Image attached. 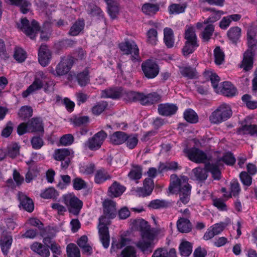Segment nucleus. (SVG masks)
Returning a JSON list of instances; mask_svg holds the SVG:
<instances>
[{
    "label": "nucleus",
    "instance_id": "1",
    "mask_svg": "<svg viewBox=\"0 0 257 257\" xmlns=\"http://www.w3.org/2000/svg\"><path fill=\"white\" fill-rule=\"evenodd\" d=\"M134 227L141 232V239L136 243V245L142 251L149 250L152 247L153 241L157 235L155 228H151L148 222L143 219L133 220Z\"/></svg>",
    "mask_w": 257,
    "mask_h": 257
},
{
    "label": "nucleus",
    "instance_id": "2",
    "mask_svg": "<svg viewBox=\"0 0 257 257\" xmlns=\"http://www.w3.org/2000/svg\"><path fill=\"white\" fill-rule=\"evenodd\" d=\"M170 181L169 192L174 193L178 191L180 201L184 204L187 203L190 200L191 189V186L188 183V178L183 176L178 178L176 174H172Z\"/></svg>",
    "mask_w": 257,
    "mask_h": 257
},
{
    "label": "nucleus",
    "instance_id": "3",
    "mask_svg": "<svg viewBox=\"0 0 257 257\" xmlns=\"http://www.w3.org/2000/svg\"><path fill=\"white\" fill-rule=\"evenodd\" d=\"M247 40L248 48L244 53L243 58L240 66V67L245 71H247L252 68L253 48L257 46V26L252 25L248 28Z\"/></svg>",
    "mask_w": 257,
    "mask_h": 257
},
{
    "label": "nucleus",
    "instance_id": "4",
    "mask_svg": "<svg viewBox=\"0 0 257 257\" xmlns=\"http://www.w3.org/2000/svg\"><path fill=\"white\" fill-rule=\"evenodd\" d=\"M232 114L230 106L226 103H222L211 113L209 120L212 124H219L229 119Z\"/></svg>",
    "mask_w": 257,
    "mask_h": 257
},
{
    "label": "nucleus",
    "instance_id": "5",
    "mask_svg": "<svg viewBox=\"0 0 257 257\" xmlns=\"http://www.w3.org/2000/svg\"><path fill=\"white\" fill-rule=\"evenodd\" d=\"M47 75L42 71H39L34 75V80L28 88L23 92V97H27L30 94L40 90L44 87L45 84L48 85L49 82L46 81Z\"/></svg>",
    "mask_w": 257,
    "mask_h": 257
},
{
    "label": "nucleus",
    "instance_id": "6",
    "mask_svg": "<svg viewBox=\"0 0 257 257\" xmlns=\"http://www.w3.org/2000/svg\"><path fill=\"white\" fill-rule=\"evenodd\" d=\"M17 27L31 39H34L36 34L40 30L38 22L33 20L30 23L26 18H22L20 23H17Z\"/></svg>",
    "mask_w": 257,
    "mask_h": 257
},
{
    "label": "nucleus",
    "instance_id": "7",
    "mask_svg": "<svg viewBox=\"0 0 257 257\" xmlns=\"http://www.w3.org/2000/svg\"><path fill=\"white\" fill-rule=\"evenodd\" d=\"M109 219L110 218L104 214L99 218V224L98 227L99 238L105 248H107L109 246L110 236L107 227L110 222Z\"/></svg>",
    "mask_w": 257,
    "mask_h": 257
},
{
    "label": "nucleus",
    "instance_id": "8",
    "mask_svg": "<svg viewBox=\"0 0 257 257\" xmlns=\"http://www.w3.org/2000/svg\"><path fill=\"white\" fill-rule=\"evenodd\" d=\"M119 48L123 54L131 55V59L133 61L139 60V49L137 45L133 40H125L119 44Z\"/></svg>",
    "mask_w": 257,
    "mask_h": 257
},
{
    "label": "nucleus",
    "instance_id": "9",
    "mask_svg": "<svg viewBox=\"0 0 257 257\" xmlns=\"http://www.w3.org/2000/svg\"><path fill=\"white\" fill-rule=\"evenodd\" d=\"M63 202L67 206L69 211L78 215L83 206V202L74 194H67L63 196Z\"/></svg>",
    "mask_w": 257,
    "mask_h": 257
},
{
    "label": "nucleus",
    "instance_id": "10",
    "mask_svg": "<svg viewBox=\"0 0 257 257\" xmlns=\"http://www.w3.org/2000/svg\"><path fill=\"white\" fill-rule=\"evenodd\" d=\"M184 152L191 161L197 163H206L210 159L205 153L196 148L186 149Z\"/></svg>",
    "mask_w": 257,
    "mask_h": 257
},
{
    "label": "nucleus",
    "instance_id": "11",
    "mask_svg": "<svg viewBox=\"0 0 257 257\" xmlns=\"http://www.w3.org/2000/svg\"><path fill=\"white\" fill-rule=\"evenodd\" d=\"M107 136L104 131H101L89 138L84 143V146L91 151L97 150L101 147Z\"/></svg>",
    "mask_w": 257,
    "mask_h": 257
},
{
    "label": "nucleus",
    "instance_id": "12",
    "mask_svg": "<svg viewBox=\"0 0 257 257\" xmlns=\"http://www.w3.org/2000/svg\"><path fill=\"white\" fill-rule=\"evenodd\" d=\"M73 63L74 61L72 58H62L57 65L55 70L52 69L50 72L57 76H63L70 71Z\"/></svg>",
    "mask_w": 257,
    "mask_h": 257
},
{
    "label": "nucleus",
    "instance_id": "13",
    "mask_svg": "<svg viewBox=\"0 0 257 257\" xmlns=\"http://www.w3.org/2000/svg\"><path fill=\"white\" fill-rule=\"evenodd\" d=\"M70 154L71 151L68 149H58L55 150L53 156L55 160L61 162L62 169H66L70 163Z\"/></svg>",
    "mask_w": 257,
    "mask_h": 257
},
{
    "label": "nucleus",
    "instance_id": "14",
    "mask_svg": "<svg viewBox=\"0 0 257 257\" xmlns=\"http://www.w3.org/2000/svg\"><path fill=\"white\" fill-rule=\"evenodd\" d=\"M142 69L145 76L149 79L156 77L159 72V67L154 61L147 60L142 64Z\"/></svg>",
    "mask_w": 257,
    "mask_h": 257
},
{
    "label": "nucleus",
    "instance_id": "15",
    "mask_svg": "<svg viewBox=\"0 0 257 257\" xmlns=\"http://www.w3.org/2000/svg\"><path fill=\"white\" fill-rule=\"evenodd\" d=\"M154 188V180L152 178H147L143 182V187L138 188L136 192L139 197H146L151 194Z\"/></svg>",
    "mask_w": 257,
    "mask_h": 257
},
{
    "label": "nucleus",
    "instance_id": "16",
    "mask_svg": "<svg viewBox=\"0 0 257 257\" xmlns=\"http://www.w3.org/2000/svg\"><path fill=\"white\" fill-rule=\"evenodd\" d=\"M51 59V52L48 46L42 45L39 50L38 59L40 64L43 67L47 66Z\"/></svg>",
    "mask_w": 257,
    "mask_h": 257
},
{
    "label": "nucleus",
    "instance_id": "17",
    "mask_svg": "<svg viewBox=\"0 0 257 257\" xmlns=\"http://www.w3.org/2000/svg\"><path fill=\"white\" fill-rule=\"evenodd\" d=\"M123 91L121 87L109 88L101 91V97L118 99L122 96Z\"/></svg>",
    "mask_w": 257,
    "mask_h": 257
},
{
    "label": "nucleus",
    "instance_id": "18",
    "mask_svg": "<svg viewBox=\"0 0 257 257\" xmlns=\"http://www.w3.org/2000/svg\"><path fill=\"white\" fill-rule=\"evenodd\" d=\"M141 104L143 105H150L159 102L161 96L158 93L154 92L145 94L142 93Z\"/></svg>",
    "mask_w": 257,
    "mask_h": 257
},
{
    "label": "nucleus",
    "instance_id": "19",
    "mask_svg": "<svg viewBox=\"0 0 257 257\" xmlns=\"http://www.w3.org/2000/svg\"><path fill=\"white\" fill-rule=\"evenodd\" d=\"M178 110V107L174 104L162 103L158 105L159 113L163 116H170L174 114Z\"/></svg>",
    "mask_w": 257,
    "mask_h": 257
},
{
    "label": "nucleus",
    "instance_id": "20",
    "mask_svg": "<svg viewBox=\"0 0 257 257\" xmlns=\"http://www.w3.org/2000/svg\"><path fill=\"white\" fill-rule=\"evenodd\" d=\"M18 196L20 203V207H22L24 210L29 212H32L34 209V205L32 200L22 192H19Z\"/></svg>",
    "mask_w": 257,
    "mask_h": 257
},
{
    "label": "nucleus",
    "instance_id": "21",
    "mask_svg": "<svg viewBox=\"0 0 257 257\" xmlns=\"http://www.w3.org/2000/svg\"><path fill=\"white\" fill-rule=\"evenodd\" d=\"M115 203L110 200H105L103 203L104 214L109 218H114L116 214Z\"/></svg>",
    "mask_w": 257,
    "mask_h": 257
},
{
    "label": "nucleus",
    "instance_id": "22",
    "mask_svg": "<svg viewBox=\"0 0 257 257\" xmlns=\"http://www.w3.org/2000/svg\"><path fill=\"white\" fill-rule=\"evenodd\" d=\"M28 132L43 133L44 127L41 119L39 118H33L28 121Z\"/></svg>",
    "mask_w": 257,
    "mask_h": 257
},
{
    "label": "nucleus",
    "instance_id": "23",
    "mask_svg": "<svg viewBox=\"0 0 257 257\" xmlns=\"http://www.w3.org/2000/svg\"><path fill=\"white\" fill-rule=\"evenodd\" d=\"M31 249L42 257H49L50 252L48 246H45L41 243L35 242L31 246Z\"/></svg>",
    "mask_w": 257,
    "mask_h": 257
},
{
    "label": "nucleus",
    "instance_id": "24",
    "mask_svg": "<svg viewBox=\"0 0 257 257\" xmlns=\"http://www.w3.org/2000/svg\"><path fill=\"white\" fill-rule=\"evenodd\" d=\"M127 138V134L125 132L117 131L110 136V141L114 145H119L125 143Z\"/></svg>",
    "mask_w": 257,
    "mask_h": 257
},
{
    "label": "nucleus",
    "instance_id": "25",
    "mask_svg": "<svg viewBox=\"0 0 257 257\" xmlns=\"http://www.w3.org/2000/svg\"><path fill=\"white\" fill-rule=\"evenodd\" d=\"M219 92L224 96L232 97L235 95L236 89L230 82L225 81L222 83L221 87H220Z\"/></svg>",
    "mask_w": 257,
    "mask_h": 257
},
{
    "label": "nucleus",
    "instance_id": "26",
    "mask_svg": "<svg viewBox=\"0 0 257 257\" xmlns=\"http://www.w3.org/2000/svg\"><path fill=\"white\" fill-rule=\"evenodd\" d=\"M176 225L178 230L181 233H188L192 229V224L187 218H180Z\"/></svg>",
    "mask_w": 257,
    "mask_h": 257
},
{
    "label": "nucleus",
    "instance_id": "27",
    "mask_svg": "<svg viewBox=\"0 0 257 257\" xmlns=\"http://www.w3.org/2000/svg\"><path fill=\"white\" fill-rule=\"evenodd\" d=\"M89 74L88 70L85 69L83 71L78 73L75 75L76 79L81 87H84L89 83L90 77Z\"/></svg>",
    "mask_w": 257,
    "mask_h": 257
},
{
    "label": "nucleus",
    "instance_id": "28",
    "mask_svg": "<svg viewBox=\"0 0 257 257\" xmlns=\"http://www.w3.org/2000/svg\"><path fill=\"white\" fill-rule=\"evenodd\" d=\"M111 178L107 171L103 168L96 171L94 176V182L96 184H102Z\"/></svg>",
    "mask_w": 257,
    "mask_h": 257
},
{
    "label": "nucleus",
    "instance_id": "29",
    "mask_svg": "<svg viewBox=\"0 0 257 257\" xmlns=\"http://www.w3.org/2000/svg\"><path fill=\"white\" fill-rule=\"evenodd\" d=\"M107 5V12L111 19L117 17L119 13L118 4L114 0H104Z\"/></svg>",
    "mask_w": 257,
    "mask_h": 257
},
{
    "label": "nucleus",
    "instance_id": "30",
    "mask_svg": "<svg viewBox=\"0 0 257 257\" xmlns=\"http://www.w3.org/2000/svg\"><path fill=\"white\" fill-rule=\"evenodd\" d=\"M241 29L238 27L230 28L227 31V37L233 44H236L241 36Z\"/></svg>",
    "mask_w": 257,
    "mask_h": 257
},
{
    "label": "nucleus",
    "instance_id": "31",
    "mask_svg": "<svg viewBox=\"0 0 257 257\" xmlns=\"http://www.w3.org/2000/svg\"><path fill=\"white\" fill-rule=\"evenodd\" d=\"M164 42L168 48L173 47L174 38L173 31L171 28H165L164 29Z\"/></svg>",
    "mask_w": 257,
    "mask_h": 257
},
{
    "label": "nucleus",
    "instance_id": "32",
    "mask_svg": "<svg viewBox=\"0 0 257 257\" xmlns=\"http://www.w3.org/2000/svg\"><path fill=\"white\" fill-rule=\"evenodd\" d=\"M13 242V238L11 235H6L0 240V245L2 251L4 255H7Z\"/></svg>",
    "mask_w": 257,
    "mask_h": 257
},
{
    "label": "nucleus",
    "instance_id": "33",
    "mask_svg": "<svg viewBox=\"0 0 257 257\" xmlns=\"http://www.w3.org/2000/svg\"><path fill=\"white\" fill-rule=\"evenodd\" d=\"M40 234L43 237V243L47 246H48V244L53 242L52 239L55 237V233L51 228L49 227L45 229L43 228V230H41L40 231Z\"/></svg>",
    "mask_w": 257,
    "mask_h": 257
},
{
    "label": "nucleus",
    "instance_id": "34",
    "mask_svg": "<svg viewBox=\"0 0 257 257\" xmlns=\"http://www.w3.org/2000/svg\"><path fill=\"white\" fill-rule=\"evenodd\" d=\"M204 11H210L212 13V14L209 16V17L204 21V23L205 24H210L209 23H213L218 21L221 18V15L223 14L222 11H216L213 8H204Z\"/></svg>",
    "mask_w": 257,
    "mask_h": 257
},
{
    "label": "nucleus",
    "instance_id": "35",
    "mask_svg": "<svg viewBox=\"0 0 257 257\" xmlns=\"http://www.w3.org/2000/svg\"><path fill=\"white\" fill-rule=\"evenodd\" d=\"M207 172H209L214 180H219L221 178V172L217 164L208 163L205 164Z\"/></svg>",
    "mask_w": 257,
    "mask_h": 257
},
{
    "label": "nucleus",
    "instance_id": "36",
    "mask_svg": "<svg viewBox=\"0 0 257 257\" xmlns=\"http://www.w3.org/2000/svg\"><path fill=\"white\" fill-rule=\"evenodd\" d=\"M204 76L209 78L215 91L217 93L219 92L220 87L218 86L220 81L219 77L216 73L210 71L204 72Z\"/></svg>",
    "mask_w": 257,
    "mask_h": 257
},
{
    "label": "nucleus",
    "instance_id": "37",
    "mask_svg": "<svg viewBox=\"0 0 257 257\" xmlns=\"http://www.w3.org/2000/svg\"><path fill=\"white\" fill-rule=\"evenodd\" d=\"M84 26V21L83 20H78L71 26L68 33L69 35L72 36H77L83 30Z\"/></svg>",
    "mask_w": 257,
    "mask_h": 257
},
{
    "label": "nucleus",
    "instance_id": "38",
    "mask_svg": "<svg viewBox=\"0 0 257 257\" xmlns=\"http://www.w3.org/2000/svg\"><path fill=\"white\" fill-rule=\"evenodd\" d=\"M238 132L243 135H250L257 137V125L255 124H243L239 127Z\"/></svg>",
    "mask_w": 257,
    "mask_h": 257
},
{
    "label": "nucleus",
    "instance_id": "39",
    "mask_svg": "<svg viewBox=\"0 0 257 257\" xmlns=\"http://www.w3.org/2000/svg\"><path fill=\"white\" fill-rule=\"evenodd\" d=\"M128 241L129 240L128 238L123 237H121L120 240L118 241H117L115 238H113L110 248V253L112 254L113 253L116 252L118 249L125 246L128 243Z\"/></svg>",
    "mask_w": 257,
    "mask_h": 257
},
{
    "label": "nucleus",
    "instance_id": "40",
    "mask_svg": "<svg viewBox=\"0 0 257 257\" xmlns=\"http://www.w3.org/2000/svg\"><path fill=\"white\" fill-rule=\"evenodd\" d=\"M125 188L116 182H114L109 188L110 195L114 197L119 196L122 194Z\"/></svg>",
    "mask_w": 257,
    "mask_h": 257
},
{
    "label": "nucleus",
    "instance_id": "41",
    "mask_svg": "<svg viewBox=\"0 0 257 257\" xmlns=\"http://www.w3.org/2000/svg\"><path fill=\"white\" fill-rule=\"evenodd\" d=\"M87 13L91 16H97L99 19H103L104 15L102 10L93 4H89L87 8Z\"/></svg>",
    "mask_w": 257,
    "mask_h": 257
},
{
    "label": "nucleus",
    "instance_id": "42",
    "mask_svg": "<svg viewBox=\"0 0 257 257\" xmlns=\"http://www.w3.org/2000/svg\"><path fill=\"white\" fill-rule=\"evenodd\" d=\"M142 93L129 91L123 93V96L124 99L129 102H137L139 101L141 103Z\"/></svg>",
    "mask_w": 257,
    "mask_h": 257
},
{
    "label": "nucleus",
    "instance_id": "43",
    "mask_svg": "<svg viewBox=\"0 0 257 257\" xmlns=\"http://www.w3.org/2000/svg\"><path fill=\"white\" fill-rule=\"evenodd\" d=\"M230 193L229 194H224L225 197L230 198L231 197V195H233L234 197L238 196L241 189L239 184L236 180H232L230 182Z\"/></svg>",
    "mask_w": 257,
    "mask_h": 257
},
{
    "label": "nucleus",
    "instance_id": "44",
    "mask_svg": "<svg viewBox=\"0 0 257 257\" xmlns=\"http://www.w3.org/2000/svg\"><path fill=\"white\" fill-rule=\"evenodd\" d=\"M170 203L165 200L155 199L151 201L148 206L152 209H158L168 207Z\"/></svg>",
    "mask_w": 257,
    "mask_h": 257
},
{
    "label": "nucleus",
    "instance_id": "45",
    "mask_svg": "<svg viewBox=\"0 0 257 257\" xmlns=\"http://www.w3.org/2000/svg\"><path fill=\"white\" fill-rule=\"evenodd\" d=\"M179 251L181 255L188 256L192 251V246L190 242L187 241L182 242L179 246Z\"/></svg>",
    "mask_w": 257,
    "mask_h": 257
},
{
    "label": "nucleus",
    "instance_id": "46",
    "mask_svg": "<svg viewBox=\"0 0 257 257\" xmlns=\"http://www.w3.org/2000/svg\"><path fill=\"white\" fill-rule=\"evenodd\" d=\"M11 5L20 7L22 13L26 14L29 11L28 7L31 4L26 0H9Z\"/></svg>",
    "mask_w": 257,
    "mask_h": 257
},
{
    "label": "nucleus",
    "instance_id": "47",
    "mask_svg": "<svg viewBox=\"0 0 257 257\" xmlns=\"http://www.w3.org/2000/svg\"><path fill=\"white\" fill-rule=\"evenodd\" d=\"M147 42L149 44L154 46L158 42V32L155 29H150L146 33Z\"/></svg>",
    "mask_w": 257,
    "mask_h": 257
},
{
    "label": "nucleus",
    "instance_id": "48",
    "mask_svg": "<svg viewBox=\"0 0 257 257\" xmlns=\"http://www.w3.org/2000/svg\"><path fill=\"white\" fill-rule=\"evenodd\" d=\"M214 31V26L212 24L206 25L201 32V38L204 42H208L212 36Z\"/></svg>",
    "mask_w": 257,
    "mask_h": 257
},
{
    "label": "nucleus",
    "instance_id": "49",
    "mask_svg": "<svg viewBox=\"0 0 257 257\" xmlns=\"http://www.w3.org/2000/svg\"><path fill=\"white\" fill-rule=\"evenodd\" d=\"M192 172L197 180L204 181L208 177L207 171L205 167V168H196L193 169Z\"/></svg>",
    "mask_w": 257,
    "mask_h": 257
},
{
    "label": "nucleus",
    "instance_id": "50",
    "mask_svg": "<svg viewBox=\"0 0 257 257\" xmlns=\"http://www.w3.org/2000/svg\"><path fill=\"white\" fill-rule=\"evenodd\" d=\"M108 106L106 101H101L97 102L92 108V112L96 115L100 114Z\"/></svg>",
    "mask_w": 257,
    "mask_h": 257
},
{
    "label": "nucleus",
    "instance_id": "51",
    "mask_svg": "<svg viewBox=\"0 0 257 257\" xmlns=\"http://www.w3.org/2000/svg\"><path fill=\"white\" fill-rule=\"evenodd\" d=\"M142 10L146 15H152L159 10V7L157 5L147 3L142 6Z\"/></svg>",
    "mask_w": 257,
    "mask_h": 257
},
{
    "label": "nucleus",
    "instance_id": "52",
    "mask_svg": "<svg viewBox=\"0 0 257 257\" xmlns=\"http://www.w3.org/2000/svg\"><path fill=\"white\" fill-rule=\"evenodd\" d=\"M185 119L192 123H196L198 117L197 113L192 109H188L184 112Z\"/></svg>",
    "mask_w": 257,
    "mask_h": 257
},
{
    "label": "nucleus",
    "instance_id": "53",
    "mask_svg": "<svg viewBox=\"0 0 257 257\" xmlns=\"http://www.w3.org/2000/svg\"><path fill=\"white\" fill-rule=\"evenodd\" d=\"M66 252L68 257H80L79 249L74 243H69L67 245Z\"/></svg>",
    "mask_w": 257,
    "mask_h": 257
},
{
    "label": "nucleus",
    "instance_id": "54",
    "mask_svg": "<svg viewBox=\"0 0 257 257\" xmlns=\"http://www.w3.org/2000/svg\"><path fill=\"white\" fill-rule=\"evenodd\" d=\"M198 47L197 43L185 42V45L182 49V53L184 56H188L189 54L192 53Z\"/></svg>",
    "mask_w": 257,
    "mask_h": 257
},
{
    "label": "nucleus",
    "instance_id": "55",
    "mask_svg": "<svg viewBox=\"0 0 257 257\" xmlns=\"http://www.w3.org/2000/svg\"><path fill=\"white\" fill-rule=\"evenodd\" d=\"M33 109L30 106H24L19 110L18 115L23 120H26L32 116Z\"/></svg>",
    "mask_w": 257,
    "mask_h": 257
},
{
    "label": "nucleus",
    "instance_id": "56",
    "mask_svg": "<svg viewBox=\"0 0 257 257\" xmlns=\"http://www.w3.org/2000/svg\"><path fill=\"white\" fill-rule=\"evenodd\" d=\"M184 38L186 40V42L197 43V36L194 28L192 27H188L185 30Z\"/></svg>",
    "mask_w": 257,
    "mask_h": 257
},
{
    "label": "nucleus",
    "instance_id": "57",
    "mask_svg": "<svg viewBox=\"0 0 257 257\" xmlns=\"http://www.w3.org/2000/svg\"><path fill=\"white\" fill-rule=\"evenodd\" d=\"M59 196L58 192L53 188H49L42 193L41 196L45 199H56Z\"/></svg>",
    "mask_w": 257,
    "mask_h": 257
},
{
    "label": "nucleus",
    "instance_id": "58",
    "mask_svg": "<svg viewBox=\"0 0 257 257\" xmlns=\"http://www.w3.org/2000/svg\"><path fill=\"white\" fill-rule=\"evenodd\" d=\"M127 148L133 149L136 147L138 143V136L136 134L127 135V138L125 142Z\"/></svg>",
    "mask_w": 257,
    "mask_h": 257
},
{
    "label": "nucleus",
    "instance_id": "59",
    "mask_svg": "<svg viewBox=\"0 0 257 257\" xmlns=\"http://www.w3.org/2000/svg\"><path fill=\"white\" fill-rule=\"evenodd\" d=\"M215 63L217 65H220L224 60V54L219 47H217L214 50Z\"/></svg>",
    "mask_w": 257,
    "mask_h": 257
},
{
    "label": "nucleus",
    "instance_id": "60",
    "mask_svg": "<svg viewBox=\"0 0 257 257\" xmlns=\"http://www.w3.org/2000/svg\"><path fill=\"white\" fill-rule=\"evenodd\" d=\"M185 8L184 5L174 4L169 7V11L171 14H178L183 13Z\"/></svg>",
    "mask_w": 257,
    "mask_h": 257
},
{
    "label": "nucleus",
    "instance_id": "61",
    "mask_svg": "<svg viewBox=\"0 0 257 257\" xmlns=\"http://www.w3.org/2000/svg\"><path fill=\"white\" fill-rule=\"evenodd\" d=\"M180 73L183 76L190 79L193 78L196 75V70L190 67L182 68L180 70Z\"/></svg>",
    "mask_w": 257,
    "mask_h": 257
},
{
    "label": "nucleus",
    "instance_id": "62",
    "mask_svg": "<svg viewBox=\"0 0 257 257\" xmlns=\"http://www.w3.org/2000/svg\"><path fill=\"white\" fill-rule=\"evenodd\" d=\"M241 99L248 108L253 109L257 108V101L252 100L250 95L244 94L242 96Z\"/></svg>",
    "mask_w": 257,
    "mask_h": 257
},
{
    "label": "nucleus",
    "instance_id": "63",
    "mask_svg": "<svg viewBox=\"0 0 257 257\" xmlns=\"http://www.w3.org/2000/svg\"><path fill=\"white\" fill-rule=\"evenodd\" d=\"M71 121L75 126H80L89 121V117L87 116H75L71 119Z\"/></svg>",
    "mask_w": 257,
    "mask_h": 257
},
{
    "label": "nucleus",
    "instance_id": "64",
    "mask_svg": "<svg viewBox=\"0 0 257 257\" xmlns=\"http://www.w3.org/2000/svg\"><path fill=\"white\" fill-rule=\"evenodd\" d=\"M120 257H137L135 248L131 246H126L122 250Z\"/></svg>",
    "mask_w": 257,
    "mask_h": 257
}]
</instances>
